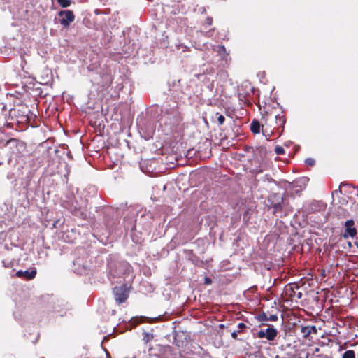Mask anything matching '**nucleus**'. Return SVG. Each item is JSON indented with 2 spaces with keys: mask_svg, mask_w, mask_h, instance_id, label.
<instances>
[{
  "mask_svg": "<svg viewBox=\"0 0 358 358\" xmlns=\"http://www.w3.org/2000/svg\"><path fill=\"white\" fill-rule=\"evenodd\" d=\"M108 268L109 270L108 277L110 280L128 275L131 271V266L128 262L124 261H110L108 262Z\"/></svg>",
  "mask_w": 358,
  "mask_h": 358,
  "instance_id": "423d86ee",
  "label": "nucleus"
},
{
  "mask_svg": "<svg viewBox=\"0 0 358 358\" xmlns=\"http://www.w3.org/2000/svg\"><path fill=\"white\" fill-rule=\"evenodd\" d=\"M16 276L18 278H22L25 280H31L35 278L36 275V271L35 268H34L31 271L26 270V271H22L20 270L16 272L15 273Z\"/></svg>",
  "mask_w": 358,
  "mask_h": 358,
  "instance_id": "a211bd4d",
  "label": "nucleus"
},
{
  "mask_svg": "<svg viewBox=\"0 0 358 358\" xmlns=\"http://www.w3.org/2000/svg\"><path fill=\"white\" fill-rule=\"evenodd\" d=\"M278 237L277 236L276 234H270V235H268L266 236L265 239H264V242L266 245H270V244H273V246L279 244L278 243Z\"/></svg>",
  "mask_w": 358,
  "mask_h": 358,
  "instance_id": "412c9836",
  "label": "nucleus"
},
{
  "mask_svg": "<svg viewBox=\"0 0 358 358\" xmlns=\"http://www.w3.org/2000/svg\"><path fill=\"white\" fill-rule=\"evenodd\" d=\"M206 11L205 8H203L202 10V13H204Z\"/></svg>",
  "mask_w": 358,
  "mask_h": 358,
  "instance_id": "603ef678",
  "label": "nucleus"
},
{
  "mask_svg": "<svg viewBox=\"0 0 358 358\" xmlns=\"http://www.w3.org/2000/svg\"><path fill=\"white\" fill-rule=\"evenodd\" d=\"M216 115H217V122H218L219 124L222 125L225 121L224 116L219 114L218 113H216Z\"/></svg>",
  "mask_w": 358,
  "mask_h": 358,
  "instance_id": "7c9ffc66",
  "label": "nucleus"
},
{
  "mask_svg": "<svg viewBox=\"0 0 358 358\" xmlns=\"http://www.w3.org/2000/svg\"><path fill=\"white\" fill-rule=\"evenodd\" d=\"M0 244L1 245H3L4 246H8V243H3V242L2 243L1 242Z\"/></svg>",
  "mask_w": 358,
  "mask_h": 358,
  "instance_id": "a18cd8bd",
  "label": "nucleus"
},
{
  "mask_svg": "<svg viewBox=\"0 0 358 358\" xmlns=\"http://www.w3.org/2000/svg\"><path fill=\"white\" fill-rule=\"evenodd\" d=\"M217 48H218V51L220 53L222 52H225L226 51L225 47L224 45H219Z\"/></svg>",
  "mask_w": 358,
  "mask_h": 358,
  "instance_id": "a19ab883",
  "label": "nucleus"
},
{
  "mask_svg": "<svg viewBox=\"0 0 358 358\" xmlns=\"http://www.w3.org/2000/svg\"><path fill=\"white\" fill-rule=\"evenodd\" d=\"M141 218H143V217H145L146 215L145 212H141Z\"/></svg>",
  "mask_w": 358,
  "mask_h": 358,
  "instance_id": "c03bdc74",
  "label": "nucleus"
},
{
  "mask_svg": "<svg viewBox=\"0 0 358 358\" xmlns=\"http://www.w3.org/2000/svg\"><path fill=\"white\" fill-rule=\"evenodd\" d=\"M213 282L211 278H208V277H206L204 278V284L205 285H211Z\"/></svg>",
  "mask_w": 358,
  "mask_h": 358,
  "instance_id": "c9c22d12",
  "label": "nucleus"
},
{
  "mask_svg": "<svg viewBox=\"0 0 358 358\" xmlns=\"http://www.w3.org/2000/svg\"><path fill=\"white\" fill-rule=\"evenodd\" d=\"M338 210L343 213H346V210L343 209V208H338Z\"/></svg>",
  "mask_w": 358,
  "mask_h": 358,
  "instance_id": "37998d69",
  "label": "nucleus"
},
{
  "mask_svg": "<svg viewBox=\"0 0 358 358\" xmlns=\"http://www.w3.org/2000/svg\"><path fill=\"white\" fill-rule=\"evenodd\" d=\"M162 119L166 124L175 126L181 121L180 113L178 108L176 101L165 103L162 109Z\"/></svg>",
  "mask_w": 358,
  "mask_h": 358,
  "instance_id": "39448f33",
  "label": "nucleus"
},
{
  "mask_svg": "<svg viewBox=\"0 0 358 358\" xmlns=\"http://www.w3.org/2000/svg\"><path fill=\"white\" fill-rule=\"evenodd\" d=\"M13 115L16 116L18 123L27 124L29 125L32 124L36 117V115L27 107L14 110Z\"/></svg>",
  "mask_w": 358,
  "mask_h": 358,
  "instance_id": "1a4fd4ad",
  "label": "nucleus"
},
{
  "mask_svg": "<svg viewBox=\"0 0 358 358\" xmlns=\"http://www.w3.org/2000/svg\"><path fill=\"white\" fill-rule=\"evenodd\" d=\"M103 215V220L106 229L110 232L115 230L120 224V217L122 214L121 208L106 206L100 209Z\"/></svg>",
  "mask_w": 358,
  "mask_h": 358,
  "instance_id": "20e7f679",
  "label": "nucleus"
},
{
  "mask_svg": "<svg viewBox=\"0 0 358 358\" xmlns=\"http://www.w3.org/2000/svg\"><path fill=\"white\" fill-rule=\"evenodd\" d=\"M63 206L74 216L83 220L87 218V213L76 200L65 202Z\"/></svg>",
  "mask_w": 358,
  "mask_h": 358,
  "instance_id": "9d476101",
  "label": "nucleus"
},
{
  "mask_svg": "<svg viewBox=\"0 0 358 358\" xmlns=\"http://www.w3.org/2000/svg\"><path fill=\"white\" fill-rule=\"evenodd\" d=\"M64 220L57 219V220L54 221L52 222V227L59 229L61 228V227L64 224Z\"/></svg>",
  "mask_w": 358,
  "mask_h": 358,
  "instance_id": "cd10ccee",
  "label": "nucleus"
},
{
  "mask_svg": "<svg viewBox=\"0 0 358 358\" xmlns=\"http://www.w3.org/2000/svg\"><path fill=\"white\" fill-rule=\"evenodd\" d=\"M301 332L305 338H312V335L317 334V329L315 325L301 326Z\"/></svg>",
  "mask_w": 358,
  "mask_h": 358,
  "instance_id": "f3484780",
  "label": "nucleus"
},
{
  "mask_svg": "<svg viewBox=\"0 0 358 358\" xmlns=\"http://www.w3.org/2000/svg\"><path fill=\"white\" fill-rule=\"evenodd\" d=\"M58 3L62 7V8H67L71 5V0H57Z\"/></svg>",
  "mask_w": 358,
  "mask_h": 358,
  "instance_id": "c85d7f7f",
  "label": "nucleus"
},
{
  "mask_svg": "<svg viewBox=\"0 0 358 358\" xmlns=\"http://www.w3.org/2000/svg\"><path fill=\"white\" fill-rule=\"evenodd\" d=\"M299 286L297 284H291L285 287V294L292 301L300 299L303 296L301 292H299Z\"/></svg>",
  "mask_w": 358,
  "mask_h": 358,
  "instance_id": "f8f14e48",
  "label": "nucleus"
},
{
  "mask_svg": "<svg viewBox=\"0 0 358 358\" xmlns=\"http://www.w3.org/2000/svg\"><path fill=\"white\" fill-rule=\"evenodd\" d=\"M264 178V181H267L270 183H271V182L275 183V180L273 179L269 175H267V174L265 175Z\"/></svg>",
  "mask_w": 358,
  "mask_h": 358,
  "instance_id": "473e14b6",
  "label": "nucleus"
},
{
  "mask_svg": "<svg viewBox=\"0 0 358 358\" xmlns=\"http://www.w3.org/2000/svg\"><path fill=\"white\" fill-rule=\"evenodd\" d=\"M305 163L308 166H313L315 164V159L313 158H306L305 159Z\"/></svg>",
  "mask_w": 358,
  "mask_h": 358,
  "instance_id": "2f4dec72",
  "label": "nucleus"
},
{
  "mask_svg": "<svg viewBox=\"0 0 358 358\" xmlns=\"http://www.w3.org/2000/svg\"><path fill=\"white\" fill-rule=\"evenodd\" d=\"M224 324H220V325H219V327H220V328H224Z\"/></svg>",
  "mask_w": 358,
  "mask_h": 358,
  "instance_id": "09e8293b",
  "label": "nucleus"
},
{
  "mask_svg": "<svg viewBox=\"0 0 358 358\" xmlns=\"http://www.w3.org/2000/svg\"><path fill=\"white\" fill-rule=\"evenodd\" d=\"M275 152L277 155H284L285 153V150L282 146L277 145L275 148Z\"/></svg>",
  "mask_w": 358,
  "mask_h": 358,
  "instance_id": "c756f323",
  "label": "nucleus"
},
{
  "mask_svg": "<svg viewBox=\"0 0 358 358\" xmlns=\"http://www.w3.org/2000/svg\"><path fill=\"white\" fill-rule=\"evenodd\" d=\"M2 143H3V139H0V165L4 164L6 160L5 159V157H3V154H5V152H3L1 149H3L2 147Z\"/></svg>",
  "mask_w": 358,
  "mask_h": 358,
  "instance_id": "a878e982",
  "label": "nucleus"
},
{
  "mask_svg": "<svg viewBox=\"0 0 358 358\" xmlns=\"http://www.w3.org/2000/svg\"><path fill=\"white\" fill-rule=\"evenodd\" d=\"M212 23H213V18L211 17H208L206 19L205 22H204V24L208 25V26L211 25Z\"/></svg>",
  "mask_w": 358,
  "mask_h": 358,
  "instance_id": "f704fd0d",
  "label": "nucleus"
},
{
  "mask_svg": "<svg viewBox=\"0 0 358 358\" xmlns=\"http://www.w3.org/2000/svg\"><path fill=\"white\" fill-rule=\"evenodd\" d=\"M242 96H243L242 94L239 93L238 94V97H239L240 99H242Z\"/></svg>",
  "mask_w": 358,
  "mask_h": 358,
  "instance_id": "49530a36",
  "label": "nucleus"
},
{
  "mask_svg": "<svg viewBox=\"0 0 358 358\" xmlns=\"http://www.w3.org/2000/svg\"><path fill=\"white\" fill-rule=\"evenodd\" d=\"M355 244L356 245L357 247H358V243L357 241L355 242Z\"/></svg>",
  "mask_w": 358,
  "mask_h": 358,
  "instance_id": "3c124183",
  "label": "nucleus"
},
{
  "mask_svg": "<svg viewBox=\"0 0 358 358\" xmlns=\"http://www.w3.org/2000/svg\"><path fill=\"white\" fill-rule=\"evenodd\" d=\"M127 214L123 220V224L126 231H134L136 229L137 216L138 215V210L136 208L129 207L126 210Z\"/></svg>",
  "mask_w": 358,
  "mask_h": 358,
  "instance_id": "6e6552de",
  "label": "nucleus"
},
{
  "mask_svg": "<svg viewBox=\"0 0 358 358\" xmlns=\"http://www.w3.org/2000/svg\"><path fill=\"white\" fill-rule=\"evenodd\" d=\"M1 149L3 152L6 153L5 159L8 164H10L13 157H20L26 150V144L17 138H10L8 141L3 140Z\"/></svg>",
  "mask_w": 358,
  "mask_h": 358,
  "instance_id": "f03ea898",
  "label": "nucleus"
},
{
  "mask_svg": "<svg viewBox=\"0 0 358 358\" xmlns=\"http://www.w3.org/2000/svg\"><path fill=\"white\" fill-rule=\"evenodd\" d=\"M238 328L239 329V330L242 331L243 329L246 328V325L243 322H240L238 324Z\"/></svg>",
  "mask_w": 358,
  "mask_h": 358,
  "instance_id": "58836bf2",
  "label": "nucleus"
},
{
  "mask_svg": "<svg viewBox=\"0 0 358 358\" xmlns=\"http://www.w3.org/2000/svg\"><path fill=\"white\" fill-rule=\"evenodd\" d=\"M348 246H349V247L352 246L351 242H350V241L348 242Z\"/></svg>",
  "mask_w": 358,
  "mask_h": 358,
  "instance_id": "de8ad7c7",
  "label": "nucleus"
},
{
  "mask_svg": "<svg viewBox=\"0 0 358 358\" xmlns=\"http://www.w3.org/2000/svg\"><path fill=\"white\" fill-rule=\"evenodd\" d=\"M266 338L269 341H273L278 334V331L273 326H269L265 329Z\"/></svg>",
  "mask_w": 358,
  "mask_h": 358,
  "instance_id": "6ab92c4d",
  "label": "nucleus"
},
{
  "mask_svg": "<svg viewBox=\"0 0 358 358\" xmlns=\"http://www.w3.org/2000/svg\"><path fill=\"white\" fill-rule=\"evenodd\" d=\"M247 213H248L245 211V214H244V216H243V219H245V216H246Z\"/></svg>",
  "mask_w": 358,
  "mask_h": 358,
  "instance_id": "8fccbe9b",
  "label": "nucleus"
},
{
  "mask_svg": "<svg viewBox=\"0 0 358 358\" xmlns=\"http://www.w3.org/2000/svg\"><path fill=\"white\" fill-rule=\"evenodd\" d=\"M6 234L4 233V232H1L0 233V239L1 240H3V241H6Z\"/></svg>",
  "mask_w": 358,
  "mask_h": 358,
  "instance_id": "ea45409f",
  "label": "nucleus"
},
{
  "mask_svg": "<svg viewBox=\"0 0 358 358\" xmlns=\"http://www.w3.org/2000/svg\"><path fill=\"white\" fill-rule=\"evenodd\" d=\"M277 315H268L265 313H262L257 316V320L262 321H276L278 320Z\"/></svg>",
  "mask_w": 358,
  "mask_h": 358,
  "instance_id": "aec40b11",
  "label": "nucleus"
},
{
  "mask_svg": "<svg viewBox=\"0 0 358 358\" xmlns=\"http://www.w3.org/2000/svg\"><path fill=\"white\" fill-rule=\"evenodd\" d=\"M262 134L266 137V140H269V138L271 137V134L267 132L266 130L262 129Z\"/></svg>",
  "mask_w": 358,
  "mask_h": 358,
  "instance_id": "e433bc0d",
  "label": "nucleus"
},
{
  "mask_svg": "<svg viewBox=\"0 0 358 358\" xmlns=\"http://www.w3.org/2000/svg\"><path fill=\"white\" fill-rule=\"evenodd\" d=\"M241 330H238V331H234L233 332H231V336L234 339H237V336H238V333H241Z\"/></svg>",
  "mask_w": 358,
  "mask_h": 358,
  "instance_id": "4c0bfd02",
  "label": "nucleus"
},
{
  "mask_svg": "<svg viewBox=\"0 0 358 358\" xmlns=\"http://www.w3.org/2000/svg\"><path fill=\"white\" fill-rule=\"evenodd\" d=\"M257 337L259 338H266V334L264 329H261L257 332Z\"/></svg>",
  "mask_w": 358,
  "mask_h": 358,
  "instance_id": "72a5a7b5",
  "label": "nucleus"
},
{
  "mask_svg": "<svg viewBox=\"0 0 358 358\" xmlns=\"http://www.w3.org/2000/svg\"><path fill=\"white\" fill-rule=\"evenodd\" d=\"M357 234V229L355 226V221L352 219L348 220L344 224L343 238L345 239L349 237L354 238Z\"/></svg>",
  "mask_w": 358,
  "mask_h": 358,
  "instance_id": "ddd939ff",
  "label": "nucleus"
},
{
  "mask_svg": "<svg viewBox=\"0 0 358 358\" xmlns=\"http://www.w3.org/2000/svg\"><path fill=\"white\" fill-rule=\"evenodd\" d=\"M183 252L186 258L197 266L205 267L212 261L210 257H206L204 255L206 252L204 248H197L196 251L185 249Z\"/></svg>",
  "mask_w": 358,
  "mask_h": 358,
  "instance_id": "0eeeda50",
  "label": "nucleus"
},
{
  "mask_svg": "<svg viewBox=\"0 0 358 358\" xmlns=\"http://www.w3.org/2000/svg\"><path fill=\"white\" fill-rule=\"evenodd\" d=\"M304 208L306 213H315L324 210L326 204L321 201H313L306 206H304Z\"/></svg>",
  "mask_w": 358,
  "mask_h": 358,
  "instance_id": "4468645a",
  "label": "nucleus"
},
{
  "mask_svg": "<svg viewBox=\"0 0 358 358\" xmlns=\"http://www.w3.org/2000/svg\"><path fill=\"white\" fill-rule=\"evenodd\" d=\"M357 257H358V255H357Z\"/></svg>",
  "mask_w": 358,
  "mask_h": 358,
  "instance_id": "864d4df0",
  "label": "nucleus"
},
{
  "mask_svg": "<svg viewBox=\"0 0 358 358\" xmlns=\"http://www.w3.org/2000/svg\"><path fill=\"white\" fill-rule=\"evenodd\" d=\"M143 341L145 343H148L153 338V335L146 331L143 333Z\"/></svg>",
  "mask_w": 358,
  "mask_h": 358,
  "instance_id": "393cba45",
  "label": "nucleus"
},
{
  "mask_svg": "<svg viewBox=\"0 0 358 358\" xmlns=\"http://www.w3.org/2000/svg\"><path fill=\"white\" fill-rule=\"evenodd\" d=\"M343 358H355V353L352 350H348L343 354Z\"/></svg>",
  "mask_w": 358,
  "mask_h": 358,
  "instance_id": "bb28decb",
  "label": "nucleus"
},
{
  "mask_svg": "<svg viewBox=\"0 0 358 358\" xmlns=\"http://www.w3.org/2000/svg\"><path fill=\"white\" fill-rule=\"evenodd\" d=\"M350 185L348 183L341 182L338 189L334 190L332 192L331 195L334 197L335 195H337L338 193L345 194L347 192L344 190V188L348 187Z\"/></svg>",
  "mask_w": 358,
  "mask_h": 358,
  "instance_id": "b1692460",
  "label": "nucleus"
},
{
  "mask_svg": "<svg viewBox=\"0 0 358 358\" xmlns=\"http://www.w3.org/2000/svg\"><path fill=\"white\" fill-rule=\"evenodd\" d=\"M21 186L25 191L26 197L28 199H33L35 196L38 195L41 192L40 179L36 177L31 171L27 173L22 178Z\"/></svg>",
  "mask_w": 358,
  "mask_h": 358,
  "instance_id": "7ed1b4c3",
  "label": "nucleus"
},
{
  "mask_svg": "<svg viewBox=\"0 0 358 358\" xmlns=\"http://www.w3.org/2000/svg\"><path fill=\"white\" fill-rule=\"evenodd\" d=\"M308 181L309 178L307 177L299 178L292 182L291 187L296 193L301 192L306 188Z\"/></svg>",
  "mask_w": 358,
  "mask_h": 358,
  "instance_id": "dca6fc26",
  "label": "nucleus"
},
{
  "mask_svg": "<svg viewBox=\"0 0 358 358\" xmlns=\"http://www.w3.org/2000/svg\"><path fill=\"white\" fill-rule=\"evenodd\" d=\"M129 290L126 285L113 288V294L115 301L118 303H124L129 297Z\"/></svg>",
  "mask_w": 358,
  "mask_h": 358,
  "instance_id": "9b49d317",
  "label": "nucleus"
},
{
  "mask_svg": "<svg viewBox=\"0 0 358 358\" xmlns=\"http://www.w3.org/2000/svg\"><path fill=\"white\" fill-rule=\"evenodd\" d=\"M275 120H276V124H277L278 127L282 128L281 131H280V134H282V132L284 130L285 124L286 123V118L284 115H276Z\"/></svg>",
  "mask_w": 358,
  "mask_h": 358,
  "instance_id": "5701e85b",
  "label": "nucleus"
},
{
  "mask_svg": "<svg viewBox=\"0 0 358 358\" xmlns=\"http://www.w3.org/2000/svg\"><path fill=\"white\" fill-rule=\"evenodd\" d=\"M66 155H67V157H68L69 159H73V156H72V155H71V152H70V151H67V152H66Z\"/></svg>",
  "mask_w": 358,
  "mask_h": 358,
  "instance_id": "79ce46f5",
  "label": "nucleus"
},
{
  "mask_svg": "<svg viewBox=\"0 0 358 358\" xmlns=\"http://www.w3.org/2000/svg\"><path fill=\"white\" fill-rule=\"evenodd\" d=\"M262 127V125L256 120H252L250 124V130L254 134H259Z\"/></svg>",
  "mask_w": 358,
  "mask_h": 358,
  "instance_id": "4be33fe9",
  "label": "nucleus"
},
{
  "mask_svg": "<svg viewBox=\"0 0 358 358\" xmlns=\"http://www.w3.org/2000/svg\"><path fill=\"white\" fill-rule=\"evenodd\" d=\"M269 209H273V213L282 217L289 215L293 210L289 204L288 200L280 193H271L267 198V204Z\"/></svg>",
  "mask_w": 358,
  "mask_h": 358,
  "instance_id": "f257e3e1",
  "label": "nucleus"
},
{
  "mask_svg": "<svg viewBox=\"0 0 358 358\" xmlns=\"http://www.w3.org/2000/svg\"><path fill=\"white\" fill-rule=\"evenodd\" d=\"M58 15L59 17H62V18L60 19L59 21L61 24H62L65 27H69V24L75 20V15L73 11L70 10H60L58 13Z\"/></svg>",
  "mask_w": 358,
  "mask_h": 358,
  "instance_id": "2eb2a0df",
  "label": "nucleus"
}]
</instances>
